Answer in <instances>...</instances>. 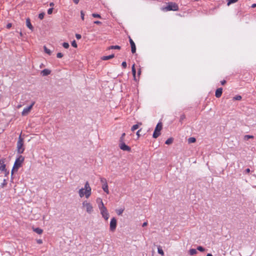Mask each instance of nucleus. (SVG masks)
Wrapping results in <instances>:
<instances>
[{
	"label": "nucleus",
	"mask_w": 256,
	"mask_h": 256,
	"mask_svg": "<svg viewBox=\"0 0 256 256\" xmlns=\"http://www.w3.org/2000/svg\"><path fill=\"white\" fill-rule=\"evenodd\" d=\"M91 194L92 188L88 182L85 183L84 188H82L78 190V194L81 198L85 196L86 198H88L90 196Z\"/></svg>",
	"instance_id": "nucleus-1"
},
{
	"label": "nucleus",
	"mask_w": 256,
	"mask_h": 256,
	"mask_svg": "<svg viewBox=\"0 0 256 256\" xmlns=\"http://www.w3.org/2000/svg\"><path fill=\"white\" fill-rule=\"evenodd\" d=\"M24 158L22 155H20L16 160L13 168L12 170V174L14 172H18V169L22 166V164L24 162Z\"/></svg>",
	"instance_id": "nucleus-2"
},
{
	"label": "nucleus",
	"mask_w": 256,
	"mask_h": 256,
	"mask_svg": "<svg viewBox=\"0 0 256 256\" xmlns=\"http://www.w3.org/2000/svg\"><path fill=\"white\" fill-rule=\"evenodd\" d=\"M17 151L20 154H22L24 150V139L20 136L18 138L16 144Z\"/></svg>",
	"instance_id": "nucleus-3"
},
{
	"label": "nucleus",
	"mask_w": 256,
	"mask_h": 256,
	"mask_svg": "<svg viewBox=\"0 0 256 256\" xmlns=\"http://www.w3.org/2000/svg\"><path fill=\"white\" fill-rule=\"evenodd\" d=\"M82 206L84 208H86V210L88 214H90L94 210L93 206L90 202L84 200L82 203Z\"/></svg>",
	"instance_id": "nucleus-4"
},
{
	"label": "nucleus",
	"mask_w": 256,
	"mask_h": 256,
	"mask_svg": "<svg viewBox=\"0 0 256 256\" xmlns=\"http://www.w3.org/2000/svg\"><path fill=\"white\" fill-rule=\"evenodd\" d=\"M164 10L166 11H177L178 10V6L176 3L170 2L168 3V6Z\"/></svg>",
	"instance_id": "nucleus-5"
},
{
	"label": "nucleus",
	"mask_w": 256,
	"mask_h": 256,
	"mask_svg": "<svg viewBox=\"0 0 256 256\" xmlns=\"http://www.w3.org/2000/svg\"><path fill=\"white\" fill-rule=\"evenodd\" d=\"M162 128V123L160 122H158L154 129V131L152 134V136L154 138H156L158 137L160 134V131Z\"/></svg>",
	"instance_id": "nucleus-6"
},
{
	"label": "nucleus",
	"mask_w": 256,
	"mask_h": 256,
	"mask_svg": "<svg viewBox=\"0 0 256 256\" xmlns=\"http://www.w3.org/2000/svg\"><path fill=\"white\" fill-rule=\"evenodd\" d=\"M34 104H35V102H32V104L30 106L24 108L22 112V116H26L28 115L31 111Z\"/></svg>",
	"instance_id": "nucleus-7"
},
{
	"label": "nucleus",
	"mask_w": 256,
	"mask_h": 256,
	"mask_svg": "<svg viewBox=\"0 0 256 256\" xmlns=\"http://www.w3.org/2000/svg\"><path fill=\"white\" fill-rule=\"evenodd\" d=\"M100 214L102 215V216L106 220L108 219L109 218V214L105 206H102L101 208Z\"/></svg>",
	"instance_id": "nucleus-8"
},
{
	"label": "nucleus",
	"mask_w": 256,
	"mask_h": 256,
	"mask_svg": "<svg viewBox=\"0 0 256 256\" xmlns=\"http://www.w3.org/2000/svg\"><path fill=\"white\" fill-rule=\"evenodd\" d=\"M116 220L115 218H112L110 222V230L112 232H114L116 228Z\"/></svg>",
	"instance_id": "nucleus-9"
},
{
	"label": "nucleus",
	"mask_w": 256,
	"mask_h": 256,
	"mask_svg": "<svg viewBox=\"0 0 256 256\" xmlns=\"http://www.w3.org/2000/svg\"><path fill=\"white\" fill-rule=\"evenodd\" d=\"M118 146L120 148L124 151L130 152L131 150V148L126 145L124 142L119 143Z\"/></svg>",
	"instance_id": "nucleus-10"
},
{
	"label": "nucleus",
	"mask_w": 256,
	"mask_h": 256,
	"mask_svg": "<svg viewBox=\"0 0 256 256\" xmlns=\"http://www.w3.org/2000/svg\"><path fill=\"white\" fill-rule=\"evenodd\" d=\"M130 42L131 46L132 52L134 54L136 52V47L134 42L130 38Z\"/></svg>",
	"instance_id": "nucleus-11"
},
{
	"label": "nucleus",
	"mask_w": 256,
	"mask_h": 256,
	"mask_svg": "<svg viewBox=\"0 0 256 256\" xmlns=\"http://www.w3.org/2000/svg\"><path fill=\"white\" fill-rule=\"evenodd\" d=\"M222 93V88H218L215 93V96L216 98H219L221 96Z\"/></svg>",
	"instance_id": "nucleus-12"
},
{
	"label": "nucleus",
	"mask_w": 256,
	"mask_h": 256,
	"mask_svg": "<svg viewBox=\"0 0 256 256\" xmlns=\"http://www.w3.org/2000/svg\"><path fill=\"white\" fill-rule=\"evenodd\" d=\"M51 72V71L48 69H44L41 72V74L43 76H46L50 74Z\"/></svg>",
	"instance_id": "nucleus-13"
},
{
	"label": "nucleus",
	"mask_w": 256,
	"mask_h": 256,
	"mask_svg": "<svg viewBox=\"0 0 256 256\" xmlns=\"http://www.w3.org/2000/svg\"><path fill=\"white\" fill-rule=\"evenodd\" d=\"M114 57V54H110L108 56H104L102 58V59L104 60H107L110 59H112Z\"/></svg>",
	"instance_id": "nucleus-14"
},
{
	"label": "nucleus",
	"mask_w": 256,
	"mask_h": 256,
	"mask_svg": "<svg viewBox=\"0 0 256 256\" xmlns=\"http://www.w3.org/2000/svg\"><path fill=\"white\" fill-rule=\"evenodd\" d=\"M26 25L30 30H32L33 26H32L30 18L26 20Z\"/></svg>",
	"instance_id": "nucleus-15"
},
{
	"label": "nucleus",
	"mask_w": 256,
	"mask_h": 256,
	"mask_svg": "<svg viewBox=\"0 0 256 256\" xmlns=\"http://www.w3.org/2000/svg\"><path fill=\"white\" fill-rule=\"evenodd\" d=\"M102 188L104 190V192H106V194H108L109 193L108 184H102Z\"/></svg>",
	"instance_id": "nucleus-16"
},
{
	"label": "nucleus",
	"mask_w": 256,
	"mask_h": 256,
	"mask_svg": "<svg viewBox=\"0 0 256 256\" xmlns=\"http://www.w3.org/2000/svg\"><path fill=\"white\" fill-rule=\"evenodd\" d=\"M188 253L190 256H194L197 254V250L194 248H191L189 250Z\"/></svg>",
	"instance_id": "nucleus-17"
},
{
	"label": "nucleus",
	"mask_w": 256,
	"mask_h": 256,
	"mask_svg": "<svg viewBox=\"0 0 256 256\" xmlns=\"http://www.w3.org/2000/svg\"><path fill=\"white\" fill-rule=\"evenodd\" d=\"M33 230L39 234H42L43 232L42 229L38 228H33Z\"/></svg>",
	"instance_id": "nucleus-18"
},
{
	"label": "nucleus",
	"mask_w": 256,
	"mask_h": 256,
	"mask_svg": "<svg viewBox=\"0 0 256 256\" xmlns=\"http://www.w3.org/2000/svg\"><path fill=\"white\" fill-rule=\"evenodd\" d=\"M139 125H142V123H140L139 124H136L134 125L131 128L132 131L134 132L135 130H137L139 128Z\"/></svg>",
	"instance_id": "nucleus-19"
},
{
	"label": "nucleus",
	"mask_w": 256,
	"mask_h": 256,
	"mask_svg": "<svg viewBox=\"0 0 256 256\" xmlns=\"http://www.w3.org/2000/svg\"><path fill=\"white\" fill-rule=\"evenodd\" d=\"M113 49H117V50H120V46H109L108 48V50H113Z\"/></svg>",
	"instance_id": "nucleus-20"
},
{
	"label": "nucleus",
	"mask_w": 256,
	"mask_h": 256,
	"mask_svg": "<svg viewBox=\"0 0 256 256\" xmlns=\"http://www.w3.org/2000/svg\"><path fill=\"white\" fill-rule=\"evenodd\" d=\"M125 136H126V134L125 133H123L120 140H119V143H120V142H124V137H125Z\"/></svg>",
	"instance_id": "nucleus-21"
},
{
	"label": "nucleus",
	"mask_w": 256,
	"mask_h": 256,
	"mask_svg": "<svg viewBox=\"0 0 256 256\" xmlns=\"http://www.w3.org/2000/svg\"><path fill=\"white\" fill-rule=\"evenodd\" d=\"M173 140H174V139L173 138H168L165 142V144H170L172 143L173 142Z\"/></svg>",
	"instance_id": "nucleus-22"
},
{
	"label": "nucleus",
	"mask_w": 256,
	"mask_h": 256,
	"mask_svg": "<svg viewBox=\"0 0 256 256\" xmlns=\"http://www.w3.org/2000/svg\"><path fill=\"white\" fill-rule=\"evenodd\" d=\"M44 51L46 53L48 54V55H50L52 52L46 46H44Z\"/></svg>",
	"instance_id": "nucleus-23"
},
{
	"label": "nucleus",
	"mask_w": 256,
	"mask_h": 256,
	"mask_svg": "<svg viewBox=\"0 0 256 256\" xmlns=\"http://www.w3.org/2000/svg\"><path fill=\"white\" fill-rule=\"evenodd\" d=\"M158 252L159 254L162 256H164V252L160 246H159L158 248Z\"/></svg>",
	"instance_id": "nucleus-24"
},
{
	"label": "nucleus",
	"mask_w": 256,
	"mask_h": 256,
	"mask_svg": "<svg viewBox=\"0 0 256 256\" xmlns=\"http://www.w3.org/2000/svg\"><path fill=\"white\" fill-rule=\"evenodd\" d=\"M196 141V138H194V137L190 138L188 139V142L189 144L195 142Z\"/></svg>",
	"instance_id": "nucleus-25"
},
{
	"label": "nucleus",
	"mask_w": 256,
	"mask_h": 256,
	"mask_svg": "<svg viewBox=\"0 0 256 256\" xmlns=\"http://www.w3.org/2000/svg\"><path fill=\"white\" fill-rule=\"evenodd\" d=\"M228 4L227 5L229 6L230 4L235 3L238 1V0H227Z\"/></svg>",
	"instance_id": "nucleus-26"
},
{
	"label": "nucleus",
	"mask_w": 256,
	"mask_h": 256,
	"mask_svg": "<svg viewBox=\"0 0 256 256\" xmlns=\"http://www.w3.org/2000/svg\"><path fill=\"white\" fill-rule=\"evenodd\" d=\"M124 210V209L120 208L118 210H116V212L118 216H120L122 214Z\"/></svg>",
	"instance_id": "nucleus-27"
},
{
	"label": "nucleus",
	"mask_w": 256,
	"mask_h": 256,
	"mask_svg": "<svg viewBox=\"0 0 256 256\" xmlns=\"http://www.w3.org/2000/svg\"><path fill=\"white\" fill-rule=\"evenodd\" d=\"M132 73L134 77L135 78L136 77V70L134 68V64H133L132 66Z\"/></svg>",
	"instance_id": "nucleus-28"
},
{
	"label": "nucleus",
	"mask_w": 256,
	"mask_h": 256,
	"mask_svg": "<svg viewBox=\"0 0 256 256\" xmlns=\"http://www.w3.org/2000/svg\"><path fill=\"white\" fill-rule=\"evenodd\" d=\"M0 170L2 171H4L6 170V165L4 163L1 164Z\"/></svg>",
	"instance_id": "nucleus-29"
},
{
	"label": "nucleus",
	"mask_w": 256,
	"mask_h": 256,
	"mask_svg": "<svg viewBox=\"0 0 256 256\" xmlns=\"http://www.w3.org/2000/svg\"><path fill=\"white\" fill-rule=\"evenodd\" d=\"M100 182L102 184H107L106 180L105 178H100Z\"/></svg>",
	"instance_id": "nucleus-30"
},
{
	"label": "nucleus",
	"mask_w": 256,
	"mask_h": 256,
	"mask_svg": "<svg viewBox=\"0 0 256 256\" xmlns=\"http://www.w3.org/2000/svg\"><path fill=\"white\" fill-rule=\"evenodd\" d=\"M99 200H100V204H98V208H99L100 210H101L102 207V206H104V203H103V202L102 201V200L100 199V198H99Z\"/></svg>",
	"instance_id": "nucleus-31"
},
{
	"label": "nucleus",
	"mask_w": 256,
	"mask_h": 256,
	"mask_svg": "<svg viewBox=\"0 0 256 256\" xmlns=\"http://www.w3.org/2000/svg\"><path fill=\"white\" fill-rule=\"evenodd\" d=\"M233 99L236 100H240L242 99V96L240 95H238L234 97Z\"/></svg>",
	"instance_id": "nucleus-32"
},
{
	"label": "nucleus",
	"mask_w": 256,
	"mask_h": 256,
	"mask_svg": "<svg viewBox=\"0 0 256 256\" xmlns=\"http://www.w3.org/2000/svg\"><path fill=\"white\" fill-rule=\"evenodd\" d=\"M197 250L203 252L204 251L205 249L202 246H198L197 248Z\"/></svg>",
	"instance_id": "nucleus-33"
},
{
	"label": "nucleus",
	"mask_w": 256,
	"mask_h": 256,
	"mask_svg": "<svg viewBox=\"0 0 256 256\" xmlns=\"http://www.w3.org/2000/svg\"><path fill=\"white\" fill-rule=\"evenodd\" d=\"M44 16V13L42 12L38 14V18L40 20H42Z\"/></svg>",
	"instance_id": "nucleus-34"
},
{
	"label": "nucleus",
	"mask_w": 256,
	"mask_h": 256,
	"mask_svg": "<svg viewBox=\"0 0 256 256\" xmlns=\"http://www.w3.org/2000/svg\"><path fill=\"white\" fill-rule=\"evenodd\" d=\"M62 46L65 48H69V44L68 43V42H64L62 44Z\"/></svg>",
	"instance_id": "nucleus-35"
},
{
	"label": "nucleus",
	"mask_w": 256,
	"mask_h": 256,
	"mask_svg": "<svg viewBox=\"0 0 256 256\" xmlns=\"http://www.w3.org/2000/svg\"><path fill=\"white\" fill-rule=\"evenodd\" d=\"M254 138V136H252L246 135V136H244V140H248L249 138Z\"/></svg>",
	"instance_id": "nucleus-36"
},
{
	"label": "nucleus",
	"mask_w": 256,
	"mask_h": 256,
	"mask_svg": "<svg viewBox=\"0 0 256 256\" xmlns=\"http://www.w3.org/2000/svg\"><path fill=\"white\" fill-rule=\"evenodd\" d=\"M92 16L94 18H101V16H100V14H92Z\"/></svg>",
	"instance_id": "nucleus-37"
},
{
	"label": "nucleus",
	"mask_w": 256,
	"mask_h": 256,
	"mask_svg": "<svg viewBox=\"0 0 256 256\" xmlns=\"http://www.w3.org/2000/svg\"><path fill=\"white\" fill-rule=\"evenodd\" d=\"M72 45L74 48H77V44L74 40L72 42Z\"/></svg>",
	"instance_id": "nucleus-38"
},
{
	"label": "nucleus",
	"mask_w": 256,
	"mask_h": 256,
	"mask_svg": "<svg viewBox=\"0 0 256 256\" xmlns=\"http://www.w3.org/2000/svg\"><path fill=\"white\" fill-rule=\"evenodd\" d=\"M52 11H53V8H50L48 10V14H51L52 12Z\"/></svg>",
	"instance_id": "nucleus-39"
},
{
	"label": "nucleus",
	"mask_w": 256,
	"mask_h": 256,
	"mask_svg": "<svg viewBox=\"0 0 256 256\" xmlns=\"http://www.w3.org/2000/svg\"><path fill=\"white\" fill-rule=\"evenodd\" d=\"M56 56L58 58H62L63 56V54L61 52H58L56 54Z\"/></svg>",
	"instance_id": "nucleus-40"
},
{
	"label": "nucleus",
	"mask_w": 256,
	"mask_h": 256,
	"mask_svg": "<svg viewBox=\"0 0 256 256\" xmlns=\"http://www.w3.org/2000/svg\"><path fill=\"white\" fill-rule=\"evenodd\" d=\"M250 172V168H246L244 172V174H249Z\"/></svg>",
	"instance_id": "nucleus-41"
},
{
	"label": "nucleus",
	"mask_w": 256,
	"mask_h": 256,
	"mask_svg": "<svg viewBox=\"0 0 256 256\" xmlns=\"http://www.w3.org/2000/svg\"><path fill=\"white\" fill-rule=\"evenodd\" d=\"M122 66L124 68H126L127 66L126 62H123L122 64Z\"/></svg>",
	"instance_id": "nucleus-42"
},
{
	"label": "nucleus",
	"mask_w": 256,
	"mask_h": 256,
	"mask_svg": "<svg viewBox=\"0 0 256 256\" xmlns=\"http://www.w3.org/2000/svg\"><path fill=\"white\" fill-rule=\"evenodd\" d=\"M80 16H81V18L82 20H84V12H83V11H81L80 12Z\"/></svg>",
	"instance_id": "nucleus-43"
},
{
	"label": "nucleus",
	"mask_w": 256,
	"mask_h": 256,
	"mask_svg": "<svg viewBox=\"0 0 256 256\" xmlns=\"http://www.w3.org/2000/svg\"><path fill=\"white\" fill-rule=\"evenodd\" d=\"M6 180H4L3 182L1 184V186L2 188H4L6 185Z\"/></svg>",
	"instance_id": "nucleus-44"
},
{
	"label": "nucleus",
	"mask_w": 256,
	"mask_h": 256,
	"mask_svg": "<svg viewBox=\"0 0 256 256\" xmlns=\"http://www.w3.org/2000/svg\"><path fill=\"white\" fill-rule=\"evenodd\" d=\"M186 118L185 115L182 114L180 116V121L183 120Z\"/></svg>",
	"instance_id": "nucleus-45"
},
{
	"label": "nucleus",
	"mask_w": 256,
	"mask_h": 256,
	"mask_svg": "<svg viewBox=\"0 0 256 256\" xmlns=\"http://www.w3.org/2000/svg\"><path fill=\"white\" fill-rule=\"evenodd\" d=\"M76 38L78 40H80V38H81L82 36H81V35H80V34H76Z\"/></svg>",
	"instance_id": "nucleus-46"
},
{
	"label": "nucleus",
	"mask_w": 256,
	"mask_h": 256,
	"mask_svg": "<svg viewBox=\"0 0 256 256\" xmlns=\"http://www.w3.org/2000/svg\"><path fill=\"white\" fill-rule=\"evenodd\" d=\"M36 242H37L38 244H42V240H40V239L37 240Z\"/></svg>",
	"instance_id": "nucleus-47"
},
{
	"label": "nucleus",
	"mask_w": 256,
	"mask_h": 256,
	"mask_svg": "<svg viewBox=\"0 0 256 256\" xmlns=\"http://www.w3.org/2000/svg\"><path fill=\"white\" fill-rule=\"evenodd\" d=\"M94 23L96 24H102V22L98 20L94 21Z\"/></svg>",
	"instance_id": "nucleus-48"
},
{
	"label": "nucleus",
	"mask_w": 256,
	"mask_h": 256,
	"mask_svg": "<svg viewBox=\"0 0 256 256\" xmlns=\"http://www.w3.org/2000/svg\"><path fill=\"white\" fill-rule=\"evenodd\" d=\"M6 27L8 28H11L12 27V24H10V23L8 24H7V26H6Z\"/></svg>",
	"instance_id": "nucleus-49"
},
{
	"label": "nucleus",
	"mask_w": 256,
	"mask_h": 256,
	"mask_svg": "<svg viewBox=\"0 0 256 256\" xmlns=\"http://www.w3.org/2000/svg\"><path fill=\"white\" fill-rule=\"evenodd\" d=\"M148 225V222H144L142 224V226L143 227L146 226Z\"/></svg>",
	"instance_id": "nucleus-50"
},
{
	"label": "nucleus",
	"mask_w": 256,
	"mask_h": 256,
	"mask_svg": "<svg viewBox=\"0 0 256 256\" xmlns=\"http://www.w3.org/2000/svg\"><path fill=\"white\" fill-rule=\"evenodd\" d=\"M220 82L222 85H224L226 83V81L225 80H223L221 81Z\"/></svg>",
	"instance_id": "nucleus-51"
},
{
	"label": "nucleus",
	"mask_w": 256,
	"mask_h": 256,
	"mask_svg": "<svg viewBox=\"0 0 256 256\" xmlns=\"http://www.w3.org/2000/svg\"><path fill=\"white\" fill-rule=\"evenodd\" d=\"M73 1L76 4H78L80 0H73Z\"/></svg>",
	"instance_id": "nucleus-52"
},
{
	"label": "nucleus",
	"mask_w": 256,
	"mask_h": 256,
	"mask_svg": "<svg viewBox=\"0 0 256 256\" xmlns=\"http://www.w3.org/2000/svg\"><path fill=\"white\" fill-rule=\"evenodd\" d=\"M50 6H54V2H50Z\"/></svg>",
	"instance_id": "nucleus-53"
},
{
	"label": "nucleus",
	"mask_w": 256,
	"mask_h": 256,
	"mask_svg": "<svg viewBox=\"0 0 256 256\" xmlns=\"http://www.w3.org/2000/svg\"><path fill=\"white\" fill-rule=\"evenodd\" d=\"M252 7L253 8L256 7V4H252Z\"/></svg>",
	"instance_id": "nucleus-54"
},
{
	"label": "nucleus",
	"mask_w": 256,
	"mask_h": 256,
	"mask_svg": "<svg viewBox=\"0 0 256 256\" xmlns=\"http://www.w3.org/2000/svg\"><path fill=\"white\" fill-rule=\"evenodd\" d=\"M140 132V130H138L136 132V134L138 136H140V134H139Z\"/></svg>",
	"instance_id": "nucleus-55"
},
{
	"label": "nucleus",
	"mask_w": 256,
	"mask_h": 256,
	"mask_svg": "<svg viewBox=\"0 0 256 256\" xmlns=\"http://www.w3.org/2000/svg\"><path fill=\"white\" fill-rule=\"evenodd\" d=\"M22 106V105L21 104H19L17 106V108H20V107Z\"/></svg>",
	"instance_id": "nucleus-56"
},
{
	"label": "nucleus",
	"mask_w": 256,
	"mask_h": 256,
	"mask_svg": "<svg viewBox=\"0 0 256 256\" xmlns=\"http://www.w3.org/2000/svg\"><path fill=\"white\" fill-rule=\"evenodd\" d=\"M206 256H212V255L211 254H208Z\"/></svg>",
	"instance_id": "nucleus-57"
},
{
	"label": "nucleus",
	"mask_w": 256,
	"mask_h": 256,
	"mask_svg": "<svg viewBox=\"0 0 256 256\" xmlns=\"http://www.w3.org/2000/svg\"><path fill=\"white\" fill-rule=\"evenodd\" d=\"M20 36H22V32H20Z\"/></svg>",
	"instance_id": "nucleus-58"
},
{
	"label": "nucleus",
	"mask_w": 256,
	"mask_h": 256,
	"mask_svg": "<svg viewBox=\"0 0 256 256\" xmlns=\"http://www.w3.org/2000/svg\"><path fill=\"white\" fill-rule=\"evenodd\" d=\"M140 74V70H139V71H138V74Z\"/></svg>",
	"instance_id": "nucleus-59"
}]
</instances>
